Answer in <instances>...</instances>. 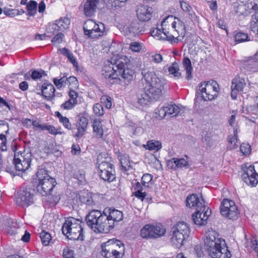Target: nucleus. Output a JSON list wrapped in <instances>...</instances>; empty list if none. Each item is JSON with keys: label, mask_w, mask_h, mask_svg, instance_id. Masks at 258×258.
Wrapping results in <instances>:
<instances>
[{"label": "nucleus", "mask_w": 258, "mask_h": 258, "mask_svg": "<svg viewBox=\"0 0 258 258\" xmlns=\"http://www.w3.org/2000/svg\"><path fill=\"white\" fill-rule=\"evenodd\" d=\"M204 243L206 251L212 258H230L231 256L225 240L216 231L209 230L207 233Z\"/></svg>", "instance_id": "obj_1"}, {"label": "nucleus", "mask_w": 258, "mask_h": 258, "mask_svg": "<svg viewBox=\"0 0 258 258\" xmlns=\"http://www.w3.org/2000/svg\"><path fill=\"white\" fill-rule=\"evenodd\" d=\"M163 27L171 26V32H169V41L171 43H178L185 37L186 27L184 23L179 19L173 16H168L162 22Z\"/></svg>", "instance_id": "obj_2"}, {"label": "nucleus", "mask_w": 258, "mask_h": 258, "mask_svg": "<svg viewBox=\"0 0 258 258\" xmlns=\"http://www.w3.org/2000/svg\"><path fill=\"white\" fill-rule=\"evenodd\" d=\"M145 80L144 90L154 99H158L162 95L164 88V80L159 78L154 72H148L144 75Z\"/></svg>", "instance_id": "obj_3"}, {"label": "nucleus", "mask_w": 258, "mask_h": 258, "mask_svg": "<svg viewBox=\"0 0 258 258\" xmlns=\"http://www.w3.org/2000/svg\"><path fill=\"white\" fill-rule=\"evenodd\" d=\"M81 223L80 221L74 218H67L62 227V233L70 239L83 240V229Z\"/></svg>", "instance_id": "obj_4"}, {"label": "nucleus", "mask_w": 258, "mask_h": 258, "mask_svg": "<svg viewBox=\"0 0 258 258\" xmlns=\"http://www.w3.org/2000/svg\"><path fill=\"white\" fill-rule=\"evenodd\" d=\"M36 176L38 182L36 186L38 192L42 196L50 195L55 185V179L51 177L43 168L38 170Z\"/></svg>", "instance_id": "obj_5"}, {"label": "nucleus", "mask_w": 258, "mask_h": 258, "mask_svg": "<svg viewBox=\"0 0 258 258\" xmlns=\"http://www.w3.org/2000/svg\"><path fill=\"white\" fill-rule=\"evenodd\" d=\"M124 251V244L117 239H110L102 245L101 254L106 258H121Z\"/></svg>", "instance_id": "obj_6"}, {"label": "nucleus", "mask_w": 258, "mask_h": 258, "mask_svg": "<svg viewBox=\"0 0 258 258\" xmlns=\"http://www.w3.org/2000/svg\"><path fill=\"white\" fill-rule=\"evenodd\" d=\"M219 86L213 80L202 82L199 86L197 93L201 95L204 101H212L218 96Z\"/></svg>", "instance_id": "obj_7"}, {"label": "nucleus", "mask_w": 258, "mask_h": 258, "mask_svg": "<svg viewBox=\"0 0 258 258\" xmlns=\"http://www.w3.org/2000/svg\"><path fill=\"white\" fill-rule=\"evenodd\" d=\"M189 233L190 229L187 224L184 222H178L172 228V235L171 239L172 245L176 248L180 247Z\"/></svg>", "instance_id": "obj_8"}, {"label": "nucleus", "mask_w": 258, "mask_h": 258, "mask_svg": "<svg viewBox=\"0 0 258 258\" xmlns=\"http://www.w3.org/2000/svg\"><path fill=\"white\" fill-rule=\"evenodd\" d=\"M166 231V229L160 223L148 224L141 229L140 236L143 238L156 239L164 236Z\"/></svg>", "instance_id": "obj_9"}, {"label": "nucleus", "mask_w": 258, "mask_h": 258, "mask_svg": "<svg viewBox=\"0 0 258 258\" xmlns=\"http://www.w3.org/2000/svg\"><path fill=\"white\" fill-rule=\"evenodd\" d=\"M122 60L116 59H112L108 64H106L102 70V75L106 79H117L118 72L120 71L119 69L122 66L123 62Z\"/></svg>", "instance_id": "obj_10"}, {"label": "nucleus", "mask_w": 258, "mask_h": 258, "mask_svg": "<svg viewBox=\"0 0 258 258\" xmlns=\"http://www.w3.org/2000/svg\"><path fill=\"white\" fill-rule=\"evenodd\" d=\"M99 157L98 158L99 175L101 179L105 181L109 182L113 181L115 179L114 170L113 165L107 161H99Z\"/></svg>", "instance_id": "obj_11"}, {"label": "nucleus", "mask_w": 258, "mask_h": 258, "mask_svg": "<svg viewBox=\"0 0 258 258\" xmlns=\"http://www.w3.org/2000/svg\"><path fill=\"white\" fill-rule=\"evenodd\" d=\"M221 214L229 219L235 220L238 218L239 211L234 201L224 199L220 206Z\"/></svg>", "instance_id": "obj_12"}, {"label": "nucleus", "mask_w": 258, "mask_h": 258, "mask_svg": "<svg viewBox=\"0 0 258 258\" xmlns=\"http://www.w3.org/2000/svg\"><path fill=\"white\" fill-rule=\"evenodd\" d=\"M118 60H122L123 63L121 68H119L120 71L118 72V79L120 80L119 77H121L124 84L127 85L134 79L135 71L134 70L127 68V65L130 62V60L127 56H120L118 57Z\"/></svg>", "instance_id": "obj_13"}, {"label": "nucleus", "mask_w": 258, "mask_h": 258, "mask_svg": "<svg viewBox=\"0 0 258 258\" xmlns=\"http://www.w3.org/2000/svg\"><path fill=\"white\" fill-rule=\"evenodd\" d=\"M103 215L104 211L101 213L98 210H93L86 216L87 225L95 232L99 233Z\"/></svg>", "instance_id": "obj_14"}, {"label": "nucleus", "mask_w": 258, "mask_h": 258, "mask_svg": "<svg viewBox=\"0 0 258 258\" xmlns=\"http://www.w3.org/2000/svg\"><path fill=\"white\" fill-rule=\"evenodd\" d=\"M243 173L242 174L243 180L248 185L255 186L258 183V173L255 172L252 165L245 164L242 166Z\"/></svg>", "instance_id": "obj_15"}, {"label": "nucleus", "mask_w": 258, "mask_h": 258, "mask_svg": "<svg viewBox=\"0 0 258 258\" xmlns=\"http://www.w3.org/2000/svg\"><path fill=\"white\" fill-rule=\"evenodd\" d=\"M208 206L203 207L197 210L192 215V219L194 223L199 226H204L207 224V220L211 212L209 211Z\"/></svg>", "instance_id": "obj_16"}, {"label": "nucleus", "mask_w": 258, "mask_h": 258, "mask_svg": "<svg viewBox=\"0 0 258 258\" xmlns=\"http://www.w3.org/2000/svg\"><path fill=\"white\" fill-rule=\"evenodd\" d=\"M15 201L18 205L27 207L33 203V195L28 189H20L17 194Z\"/></svg>", "instance_id": "obj_17"}, {"label": "nucleus", "mask_w": 258, "mask_h": 258, "mask_svg": "<svg viewBox=\"0 0 258 258\" xmlns=\"http://www.w3.org/2000/svg\"><path fill=\"white\" fill-rule=\"evenodd\" d=\"M70 20L64 17L55 21L54 23L49 25L47 28V32L54 34L59 31H63L68 29L70 24Z\"/></svg>", "instance_id": "obj_18"}, {"label": "nucleus", "mask_w": 258, "mask_h": 258, "mask_svg": "<svg viewBox=\"0 0 258 258\" xmlns=\"http://www.w3.org/2000/svg\"><path fill=\"white\" fill-rule=\"evenodd\" d=\"M246 86L245 79L241 77L239 75H237L232 80L231 85V97L233 99H236L237 97L238 93L243 91V88Z\"/></svg>", "instance_id": "obj_19"}, {"label": "nucleus", "mask_w": 258, "mask_h": 258, "mask_svg": "<svg viewBox=\"0 0 258 258\" xmlns=\"http://www.w3.org/2000/svg\"><path fill=\"white\" fill-rule=\"evenodd\" d=\"M14 164L16 170L22 172L25 171L30 166L31 160L29 155L26 154L23 156L21 154L18 158L15 155Z\"/></svg>", "instance_id": "obj_20"}, {"label": "nucleus", "mask_w": 258, "mask_h": 258, "mask_svg": "<svg viewBox=\"0 0 258 258\" xmlns=\"http://www.w3.org/2000/svg\"><path fill=\"white\" fill-rule=\"evenodd\" d=\"M136 12L138 19L141 22H147L152 16V8L147 6H137Z\"/></svg>", "instance_id": "obj_21"}, {"label": "nucleus", "mask_w": 258, "mask_h": 258, "mask_svg": "<svg viewBox=\"0 0 258 258\" xmlns=\"http://www.w3.org/2000/svg\"><path fill=\"white\" fill-rule=\"evenodd\" d=\"M186 205L187 207L196 209V211L207 206L203 199L200 200L196 194H191L187 197Z\"/></svg>", "instance_id": "obj_22"}, {"label": "nucleus", "mask_w": 258, "mask_h": 258, "mask_svg": "<svg viewBox=\"0 0 258 258\" xmlns=\"http://www.w3.org/2000/svg\"><path fill=\"white\" fill-rule=\"evenodd\" d=\"M105 215L108 217L110 221L114 226L115 224L120 221L123 219V214L122 212L116 210L115 209L111 208H105L103 210Z\"/></svg>", "instance_id": "obj_23"}, {"label": "nucleus", "mask_w": 258, "mask_h": 258, "mask_svg": "<svg viewBox=\"0 0 258 258\" xmlns=\"http://www.w3.org/2000/svg\"><path fill=\"white\" fill-rule=\"evenodd\" d=\"M88 124V119L87 117L80 115L77 122V132L76 133L75 137L80 138L85 133Z\"/></svg>", "instance_id": "obj_24"}, {"label": "nucleus", "mask_w": 258, "mask_h": 258, "mask_svg": "<svg viewBox=\"0 0 258 258\" xmlns=\"http://www.w3.org/2000/svg\"><path fill=\"white\" fill-rule=\"evenodd\" d=\"M188 165V161L184 158H173L167 161V167L171 169L176 170L185 167Z\"/></svg>", "instance_id": "obj_25"}, {"label": "nucleus", "mask_w": 258, "mask_h": 258, "mask_svg": "<svg viewBox=\"0 0 258 258\" xmlns=\"http://www.w3.org/2000/svg\"><path fill=\"white\" fill-rule=\"evenodd\" d=\"M162 26V30L156 28L151 31V35L158 40H166L169 41V32L166 30V27Z\"/></svg>", "instance_id": "obj_26"}, {"label": "nucleus", "mask_w": 258, "mask_h": 258, "mask_svg": "<svg viewBox=\"0 0 258 258\" xmlns=\"http://www.w3.org/2000/svg\"><path fill=\"white\" fill-rule=\"evenodd\" d=\"M55 91L54 86L50 83H44L42 86V94L47 100H50L54 97Z\"/></svg>", "instance_id": "obj_27"}, {"label": "nucleus", "mask_w": 258, "mask_h": 258, "mask_svg": "<svg viewBox=\"0 0 258 258\" xmlns=\"http://www.w3.org/2000/svg\"><path fill=\"white\" fill-rule=\"evenodd\" d=\"M179 4L182 11L187 14L188 18L191 21H195L198 19V17L188 3L184 2L183 0H179Z\"/></svg>", "instance_id": "obj_28"}, {"label": "nucleus", "mask_w": 258, "mask_h": 258, "mask_svg": "<svg viewBox=\"0 0 258 258\" xmlns=\"http://www.w3.org/2000/svg\"><path fill=\"white\" fill-rule=\"evenodd\" d=\"M71 82L73 83L75 86H77L78 84L77 78L73 76H71L68 78L66 77H62L59 79L56 78L53 79V83L57 88H60L64 85Z\"/></svg>", "instance_id": "obj_29"}, {"label": "nucleus", "mask_w": 258, "mask_h": 258, "mask_svg": "<svg viewBox=\"0 0 258 258\" xmlns=\"http://www.w3.org/2000/svg\"><path fill=\"white\" fill-rule=\"evenodd\" d=\"M98 1L97 0H87L84 5V13L86 16H92L97 8Z\"/></svg>", "instance_id": "obj_30"}, {"label": "nucleus", "mask_w": 258, "mask_h": 258, "mask_svg": "<svg viewBox=\"0 0 258 258\" xmlns=\"http://www.w3.org/2000/svg\"><path fill=\"white\" fill-rule=\"evenodd\" d=\"M96 27L93 28V30L90 32L89 37L92 39L98 38L103 36L105 33V27L103 24L100 23H96Z\"/></svg>", "instance_id": "obj_31"}, {"label": "nucleus", "mask_w": 258, "mask_h": 258, "mask_svg": "<svg viewBox=\"0 0 258 258\" xmlns=\"http://www.w3.org/2000/svg\"><path fill=\"white\" fill-rule=\"evenodd\" d=\"M114 227V226L111 223V221L109 220L108 217L104 213L99 233H107L112 229Z\"/></svg>", "instance_id": "obj_32"}, {"label": "nucleus", "mask_w": 258, "mask_h": 258, "mask_svg": "<svg viewBox=\"0 0 258 258\" xmlns=\"http://www.w3.org/2000/svg\"><path fill=\"white\" fill-rule=\"evenodd\" d=\"M152 99H154L153 97H151L147 91L144 90V92L138 95L137 102L141 106H144L148 105L150 100Z\"/></svg>", "instance_id": "obj_33"}, {"label": "nucleus", "mask_w": 258, "mask_h": 258, "mask_svg": "<svg viewBox=\"0 0 258 258\" xmlns=\"http://www.w3.org/2000/svg\"><path fill=\"white\" fill-rule=\"evenodd\" d=\"M93 133L97 138H102L103 136V130L101 122L99 119H95L92 125Z\"/></svg>", "instance_id": "obj_34"}, {"label": "nucleus", "mask_w": 258, "mask_h": 258, "mask_svg": "<svg viewBox=\"0 0 258 258\" xmlns=\"http://www.w3.org/2000/svg\"><path fill=\"white\" fill-rule=\"evenodd\" d=\"M119 161L121 166L120 169L122 171H128L132 168L128 156L127 155H121L119 157Z\"/></svg>", "instance_id": "obj_35"}, {"label": "nucleus", "mask_w": 258, "mask_h": 258, "mask_svg": "<svg viewBox=\"0 0 258 258\" xmlns=\"http://www.w3.org/2000/svg\"><path fill=\"white\" fill-rule=\"evenodd\" d=\"M182 62L183 68L186 71V78L187 80H190L192 78V72L193 70L191 61L188 57H185L183 58Z\"/></svg>", "instance_id": "obj_36"}, {"label": "nucleus", "mask_w": 258, "mask_h": 258, "mask_svg": "<svg viewBox=\"0 0 258 258\" xmlns=\"http://www.w3.org/2000/svg\"><path fill=\"white\" fill-rule=\"evenodd\" d=\"M249 28L251 31L258 36V13L255 12L252 15Z\"/></svg>", "instance_id": "obj_37"}, {"label": "nucleus", "mask_w": 258, "mask_h": 258, "mask_svg": "<svg viewBox=\"0 0 258 258\" xmlns=\"http://www.w3.org/2000/svg\"><path fill=\"white\" fill-rule=\"evenodd\" d=\"M62 54L67 57L69 60L74 65V66H77L78 62L74 57L73 54L67 48H59L58 49Z\"/></svg>", "instance_id": "obj_38"}, {"label": "nucleus", "mask_w": 258, "mask_h": 258, "mask_svg": "<svg viewBox=\"0 0 258 258\" xmlns=\"http://www.w3.org/2000/svg\"><path fill=\"white\" fill-rule=\"evenodd\" d=\"M167 115H173V116H176L178 115L181 109L180 107L175 104H167L164 106Z\"/></svg>", "instance_id": "obj_39"}, {"label": "nucleus", "mask_w": 258, "mask_h": 258, "mask_svg": "<svg viewBox=\"0 0 258 258\" xmlns=\"http://www.w3.org/2000/svg\"><path fill=\"white\" fill-rule=\"evenodd\" d=\"M144 147L149 150L158 151L162 147L161 143L158 141L151 140L147 142Z\"/></svg>", "instance_id": "obj_40"}, {"label": "nucleus", "mask_w": 258, "mask_h": 258, "mask_svg": "<svg viewBox=\"0 0 258 258\" xmlns=\"http://www.w3.org/2000/svg\"><path fill=\"white\" fill-rule=\"evenodd\" d=\"M96 22L91 19L87 20L83 25L84 33L89 37L90 35V32L93 30V28L96 27Z\"/></svg>", "instance_id": "obj_41"}, {"label": "nucleus", "mask_w": 258, "mask_h": 258, "mask_svg": "<svg viewBox=\"0 0 258 258\" xmlns=\"http://www.w3.org/2000/svg\"><path fill=\"white\" fill-rule=\"evenodd\" d=\"M234 135L233 136H229L228 137V142L230 145L229 146V148L230 149H234L237 148L238 145L236 144L237 142V129L234 128Z\"/></svg>", "instance_id": "obj_42"}, {"label": "nucleus", "mask_w": 258, "mask_h": 258, "mask_svg": "<svg viewBox=\"0 0 258 258\" xmlns=\"http://www.w3.org/2000/svg\"><path fill=\"white\" fill-rule=\"evenodd\" d=\"M55 114L58 118L59 121L63 124L64 127L68 130L72 128V124L68 118L66 116H63L61 113L58 111L55 112Z\"/></svg>", "instance_id": "obj_43"}, {"label": "nucleus", "mask_w": 258, "mask_h": 258, "mask_svg": "<svg viewBox=\"0 0 258 258\" xmlns=\"http://www.w3.org/2000/svg\"><path fill=\"white\" fill-rule=\"evenodd\" d=\"M168 72L170 74L172 75L173 76L176 78H179L181 76V74L179 72V68L178 63L174 62L168 69Z\"/></svg>", "instance_id": "obj_44"}, {"label": "nucleus", "mask_w": 258, "mask_h": 258, "mask_svg": "<svg viewBox=\"0 0 258 258\" xmlns=\"http://www.w3.org/2000/svg\"><path fill=\"white\" fill-rule=\"evenodd\" d=\"M40 238L43 245L45 246L49 245L52 239L50 234L45 231H43L40 233Z\"/></svg>", "instance_id": "obj_45"}, {"label": "nucleus", "mask_w": 258, "mask_h": 258, "mask_svg": "<svg viewBox=\"0 0 258 258\" xmlns=\"http://www.w3.org/2000/svg\"><path fill=\"white\" fill-rule=\"evenodd\" d=\"M234 37L235 41L238 43H241L250 40L247 34L242 32H236Z\"/></svg>", "instance_id": "obj_46"}, {"label": "nucleus", "mask_w": 258, "mask_h": 258, "mask_svg": "<svg viewBox=\"0 0 258 258\" xmlns=\"http://www.w3.org/2000/svg\"><path fill=\"white\" fill-rule=\"evenodd\" d=\"M37 3L34 1H30L27 5L29 15L33 16L36 13Z\"/></svg>", "instance_id": "obj_47"}, {"label": "nucleus", "mask_w": 258, "mask_h": 258, "mask_svg": "<svg viewBox=\"0 0 258 258\" xmlns=\"http://www.w3.org/2000/svg\"><path fill=\"white\" fill-rule=\"evenodd\" d=\"M31 70V78L34 80H37L41 79L43 76H46L45 72L43 70L39 71L36 70Z\"/></svg>", "instance_id": "obj_48"}, {"label": "nucleus", "mask_w": 258, "mask_h": 258, "mask_svg": "<svg viewBox=\"0 0 258 258\" xmlns=\"http://www.w3.org/2000/svg\"><path fill=\"white\" fill-rule=\"evenodd\" d=\"M94 113L98 116H102L104 111L102 105L100 103H96L93 107Z\"/></svg>", "instance_id": "obj_49"}, {"label": "nucleus", "mask_w": 258, "mask_h": 258, "mask_svg": "<svg viewBox=\"0 0 258 258\" xmlns=\"http://www.w3.org/2000/svg\"><path fill=\"white\" fill-rule=\"evenodd\" d=\"M152 178L153 176L151 174H144L142 178V184L145 186L148 187L152 180Z\"/></svg>", "instance_id": "obj_50"}, {"label": "nucleus", "mask_w": 258, "mask_h": 258, "mask_svg": "<svg viewBox=\"0 0 258 258\" xmlns=\"http://www.w3.org/2000/svg\"><path fill=\"white\" fill-rule=\"evenodd\" d=\"M240 150L243 155H248L251 152L250 146L248 144L243 143L240 145Z\"/></svg>", "instance_id": "obj_51"}, {"label": "nucleus", "mask_w": 258, "mask_h": 258, "mask_svg": "<svg viewBox=\"0 0 258 258\" xmlns=\"http://www.w3.org/2000/svg\"><path fill=\"white\" fill-rule=\"evenodd\" d=\"M77 104L76 102L72 101L70 98L61 105V108L65 110H70L74 108Z\"/></svg>", "instance_id": "obj_52"}, {"label": "nucleus", "mask_w": 258, "mask_h": 258, "mask_svg": "<svg viewBox=\"0 0 258 258\" xmlns=\"http://www.w3.org/2000/svg\"><path fill=\"white\" fill-rule=\"evenodd\" d=\"M142 48V45L138 42H133L130 44V49L135 52H139Z\"/></svg>", "instance_id": "obj_53"}, {"label": "nucleus", "mask_w": 258, "mask_h": 258, "mask_svg": "<svg viewBox=\"0 0 258 258\" xmlns=\"http://www.w3.org/2000/svg\"><path fill=\"white\" fill-rule=\"evenodd\" d=\"M101 102L103 103L108 109L112 106V99L110 97L104 95L101 98Z\"/></svg>", "instance_id": "obj_54"}, {"label": "nucleus", "mask_w": 258, "mask_h": 258, "mask_svg": "<svg viewBox=\"0 0 258 258\" xmlns=\"http://www.w3.org/2000/svg\"><path fill=\"white\" fill-rule=\"evenodd\" d=\"M74 177L77 179L79 181L83 182L85 179V173L82 170H78L75 171L74 173Z\"/></svg>", "instance_id": "obj_55"}, {"label": "nucleus", "mask_w": 258, "mask_h": 258, "mask_svg": "<svg viewBox=\"0 0 258 258\" xmlns=\"http://www.w3.org/2000/svg\"><path fill=\"white\" fill-rule=\"evenodd\" d=\"M63 256L64 258H74V251L69 247H66L63 250Z\"/></svg>", "instance_id": "obj_56"}, {"label": "nucleus", "mask_w": 258, "mask_h": 258, "mask_svg": "<svg viewBox=\"0 0 258 258\" xmlns=\"http://www.w3.org/2000/svg\"><path fill=\"white\" fill-rule=\"evenodd\" d=\"M150 57L152 60L157 63H160L163 60L162 55L159 53H151Z\"/></svg>", "instance_id": "obj_57"}, {"label": "nucleus", "mask_w": 258, "mask_h": 258, "mask_svg": "<svg viewBox=\"0 0 258 258\" xmlns=\"http://www.w3.org/2000/svg\"><path fill=\"white\" fill-rule=\"evenodd\" d=\"M156 113L158 114L160 119H163L167 115L164 106L159 107Z\"/></svg>", "instance_id": "obj_58"}, {"label": "nucleus", "mask_w": 258, "mask_h": 258, "mask_svg": "<svg viewBox=\"0 0 258 258\" xmlns=\"http://www.w3.org/2000/svg\"><path fill=\"white\" fill-rule=\"evenodd\" d=\"M63 34L61 33H59L56 34L51 40L52 43L53 44L60 43L62 42Z\"/></svg>", "instance_id": "obj_59"}, {"label": "nucleus", "mask_w": 258, "mask_h": 258, "mask_svg": "<svg viewBox=\"0 0 258 258\" xmlns=\"http://www.w3.org/2000/svg\"><path fill=\"white\" fill-rule=\"evenodd\" d=\"M69 98H70L72 101L76 102L77 104L78 103L77 98L78 97V94L77 92L70 89L69 92Z\"/></svg>", "instance_id": "obj_60"}, {"label": "nucleus", "mask_w": 258, "mask_h": 258, "mask_svg": "<svg viewBox=\"0 0 258 258\" xmlns=\"http://www.w3.org/2000/svg\"><path fill=\"white\" fill-rule=\"evenodd\" d=\"M17 10L14 9H6L4 11V13L8 17H13L16 15H18Z\"/></svg>", "instance_id": "obj_61"}, {"label": "nucleus", "mask_w": 258, "mask_h": 258, "mask_svg": "<svg viewBox=\"0 0 258 258\" xmlns=\"http://www.w3.org/2000/svg\"><path fill=\"white\" fill-rule=\"evenodd\" d=\"M142 191V190L135 191L133 192V195L143 201L146 196V194L145 192H143Z\"/></svg>", "instance_id": "obj_62"}, {"label": "nucleus", "mask_w": 258, "mask_h": 258, "mask_svg": "<svg viewBox=\"0 0 258 258\" xmlns=\"http://www.w3.org/2000/svg\"><path fill=\"white\" fill-rule=\"evenodd\" d=\"M46 131H48L50 134L53 135L61 134L60 132H58L57 131V130L55 128L54 126L51 125H48V126L46 128Z\"/></svg>", "instance_id": "obj_63"}, {"label": "nucleus", "mask_w": 258, "mask_h": 258, "mask_svg": "<svg viewBox=\"0 0 258 258\" xmlns=\"http://www.w3.org/2000/svg\"><path fill=\"white\" fill-rule=\"evenodd\" d=\"M80 151V147L78 145H73L72 147V153L74 155H77Z\"/></svg>", "instance_id": "obj_64"}]
</instances>
